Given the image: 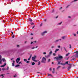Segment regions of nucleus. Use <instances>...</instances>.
Masks as SVG:
<instances>
[{
	"label": "nucleus",
	"mask_w": 78,
	"mask_h": 78,
	"mask_svg": "<svg viewBox=\"0 0 78 78\" xmlns=\"http://www.w3.org/2000/svg\"><path fill=\"white\" fill-rule=\"evenodd\" d=\"M58 40H59V41H61V39H59Z\"/></svg>",
	"instance_id": "nucleus-60"
},
{
	"label": "nucleus",
	"mask_w": 78,
	"mask_h": 78,
	"mask_svg": "<svg viewBox=\"0 0 78 78\" xmlns=\"http://www.w3.org/2000/svg\"><path fill=\"white\" fill-rule=\"evenodd\" d=\"M50 56V55L49 54L48 55H47V56H46V55L45 56V57H46V58H48Z\"/></svg>",
	"instance_id": "nucleus-14"
},
{
	"label": "nucleus",
	"mask_w": 78,
	"mask_h": 78,
	"mask_svg": "<svg viewBox=\"0 0 78 78\" xmlns=\"http://www.w3.org/2000/svg\"><path fill=\"white\" fill-rule=\"evenodd\" d=\"M19 64H22V62H21L18 63Z\"/></svg>",
	"instance_id": "nucleus-39"
},
{
	"label": "nucleus",
	"mask_w": 78,
	"mask_h": 78,
	"mask_svg": "<svg viewBox=\"0 0 78 78\" xmlns=\"http://www.w3.org/2000/svg\"><path fill=\"white\" fill-rule=\"evenodd\" d=\"M75 53H76V55H74V56H75V57H76V58H78V51H76V52H74Z\"/></svg>",
	"instance_id": "nucleus-4"
},
{
	"label": "nucleus",
	"mask_w": 78,
	"mask_h": 78,
	"mask_svg": "<svg viewBox=\"0 0 78 78\" xmlns=\"http://www.w3.org/2000/svg\"><path fill=\"white\" fill-rule=\"evenodd\" d=\"M59 49H56L55 51V52L56 53V52H57V51H59Z\"/></svg>",
	"instance_id": "nucleus-13"
},
{
	"label": "nucleus",
	"mask_w": 78,
	"mask_h": 78,
	"mask_svg": "<svg viewBox=\"0 0 78 78\" xmlns=\"http://www.w3.org/2000/svg\"><path fill=\"white\" fill-rule=\"evenodd\" d=\"M73 35L74 36H76V34H74Z\"/></svg>",
	"instance_id": "nucleus-57"
},
{
	"label": "nucleus",
	"mask_w": 78,
	"mask_h": 78,
	"mask_svg": "<svg viewBox=\"0 0 78 78\" xmlns=\"http://www.w3.org/2000/svg\"><path fill=\"white\" fill-rule=\"evenodd\" d=\"M61 67V66H58L57 68V69H59Z\"/></svg>",
	"instance_id": "nucleus-22"
},
{
	"label": "nucleus",
	"mask_w": 78,
	"mask_h": 78,
	"mask_svg": "<svg viewBox=\"0 0 78 78\" xmlns=\"http://www.w3.org/2000/svg\"><path fill=\"white\" fill-rule=\"evenodd\" d=\"M60 64L62 65L63 66H65V63H61Z\"/></svg>",
	"instance_id": "nucleus-29"
},
{
	"label": "nucleus",
	"mask_w": 78,
	"mask_h": 78,
	"mask_svg": "<svg viewBox=\"0 0 78 78\" xmlns=\"http://www.w3.org/2000/svg\"><path fill=\"white\" fill-rule=\"evenodd\" d=\"M41 64V62H38V65H40Z\"/></svg>",
	"instance_id": "nucleus-27"
},
{
	"label": "nucleus",
	"mask_w": 78,
	"mask_h": 78,
	"mask_svg": "<svg viewBox=\"0 0 78 78\" xmlns=\"http://www.w3.org/2000/svg\"><path fill=\"white\" fill-rule=\"evenodd\" d=\"M43 55H46L47 54V53L45 52H44L43 53Z\"/></svg>",
	"instance_id": "nucleus-32"
},
{
	"label": "nucleus",
	"mask_w": 78,
	"mask_h": 78,
	"mask_svg": "<svg viewBox=\"0 0 78 78\" xmlns=\"http://www.w3.org/2000/svg\"><path fill=\"white\" fill-rule=\"evenodd\" d=\"M26 62L27 63H29V62H30L29 61H27Z\"/></svg>",
	"instance_id": "nucleus-43"
},
{
	"label": "nucleus",
	"mask_w": 78,
	"mask_h": 78,
	"mask_svg": "<svg viewBox=\"0 0 78 78\" xmlns=\"http://www.w3.org/2000/svg\"><path fill=\"white\" fill-rule=\"evenodd\" d=\"M65 37H66L65 36H63V37H62V39H65Z\"/></svg>",
	"instance_id": "nucleus-25"
},
{
	"label": "nucleus",
	"mask_w": 78,
	"mask_h": 78,
	"mask_svg": "<svg viewBox=\"0 0 78 78\" xmlns=\"http://www.w3.org/2000/svg\"><path fill=\"white\" fill-rule=\"evenodd\" d=\"M6 70V69H5V68H3L2 69V70Z\"/></svg>",
	"instance_id": "nucleus-26"
},
{
	"label": "nucleus",
	"mask_w": 78,
	"mask_h": 78,
	"mask_svg": "<svg viewBox=\"0 0 78 78\" xmlns=\"http://www.w3.org/2000/svg\"><path fill=\"white\" fill-rule=\"evenodd\" d=\"M47 33V31H44L43 33H41V35H42V36H44V35L45 34V33Z\"/></svg>",
	"instance_id": "nucleus-6"
},
{
	"label": "nucleus",
	"mask_w": 78,
	"mask_h": 78,
	"mask_svg": "<svg viewBox=\"0 0 78 78\" xmlns=\"http://www.w3.org/2000/svg\"><path fill=\"white\" fill-rule=\"evenodd\" d=\"M58 48H60V47H61V46H58Z\"/></svg>",
	"instance_id": "nucleus-41"
},
{
	"label": "nucleus",
	"mask_w": 78,
	"mask_h": 78,
	"mask_svg": "<svg viewBox=\"0 0 78 78\" xmlns=\"http://www.w3.org/2000/svg\"><path fill=\"white\" fill-rule=\"evenodd\" d=\"M34 28V26H33V27H32V29H33V28Z\"/></svg>",
	"instance_id": "nucleus-61"
},
{
	"label": "nucleus",
	"mask_w": 78,
	"mask_h": 78,
	"mask_svg": "<svg viewBox=\"0 0 78 78\" xmlns=\"http://www.w3.org/2000/svg\"><path fill=\"white\" fill-rule=\"evenodd\" d=\"M44 22H46V21H47V20L46 19L44 20Z\"/></svg>",
	"instance_id": "nucleus-46"
},
{
	"label": "nucleus",
	"mask_w": 78,
	"mask_h": 78,
	"mask_svg": "<svg viewBox=\"0 0 78 78\" xmlns=\"http://www.w3.org/2000/svg\"><path fill=\"white\" fill-rule=\"evenodd\" d=\"M17 47H19V45H18L17 46Z\"/></svg>",
	"instance_id": "nucleus-55"
},
{
	"label": "nucleus",
	"mask_w": 78,
	"mask_h": 78,
	"mask_svg": "<svg viewBox=\"0 0 78 78\" xmlns=\"http://www.w3.org/2000/svg\"><path fill=\"white\" fill-rule=\"evenodd\" d=\"M69 46H70V47H69L70 48H71V45L70 44L69 45Z\"/></svg>",
	"instance_id": "nucleus-48"
},
{
	"label": "nucleus",
	"mask_w": 78,
	"mask_h": 78,
	"mask_svg": "<svg viewBox=\"0 0 78 78\" xmlns=\"http://www.w3.org/2000/svg\"><path fill=\"white\" fill-rule=\"evenodd\" d=\"M62 69H65V67H63L62 68Z\"/></svg>",
	"instance_id": "nucleus-62"
},
{
	"label": "nucleus",
	"mask_w": 78,
	"mask_h": 78,
	"mask_svg": "<svg viewBox=\"0 0 78 78\" xmlns=\"http://www.w3.org/2000/svg\"><path fill=\"white\" fill-rule=\"evenodd\" d=\"M62 58H63V57H62V56L61 55H58V57H54V59H56L57 61H60V60H61V59H62Z\"/></svg>",
	"instance_id": "nucleus-1"
},
{
	"label": "nucleus",
	"mask_w": 78,
	"mask_h": 78,
	"mask_svg": "<svg viewBox=\"0 0 78 78\" xmlns=\"http://www.w3.org/2000/svg\"><path fill=\"white\" fill-rule=\"evenodd\" d=\"M52 73H55V68L53 69V71H52Z\"/></svg>",
	"instance_id": "nucleus-16"
},
{
	"label": "nucleus",
	"mask_w": 78,
	"mask_h": 78,
	"mask_svg": "<svg viewBox=\"0 0 78 78\" xmlns=\"http://www.w3.org/2000/svg\"><path fill=\"white\" fill-rule=\"evenodd\" d=\"M36 56H35L34 57H33L32 58V59L33 61H34V62H37V60H36Z\"/></svg>",
	"instance_id": "nucleus-3"
},
{
	"label": "nucleus",
	"mask_w": 78,
	"mask_h": 78,
	"mask_svg": "<svg viewBox=\"0 0 78 78\" xmlns=\"http://www.w3.org/2000/svg\"><path fill=\"white\" fill-rule=\"evenodd\" d=\"M58 64H60L61 62H58Z\"/></svg>",
	"instance_id": "nucleus-34"
},
{
	"label": "nucleus",
	"mask_w": 78,
	"mask_h": 78,
	"mask_svg": "<svg viewBox=\"0 0 78 78\" xmlns=\"http://www.w3.org/2000/svg\"><path fill=\"white\" fill-rule=\"evenodd\" d=\"M48 62H50V59H48Z\"/></svg>",
	"instance_id": "nucleus-30"
},
{
	"label": "nucleus",
	"mask_w": 78,
	"mask_h": 78,
	"mask_svg": "<svg viewBox=\"0 0 78 78\" xmlns=\"http://www.w3.org/2000/svg\"><path fill=\"white\" fill-rule=\"evenodd\" d=\"M14 35H13L12 37V38H14Z\"/></svg>",
	"instance_id": "nucleus-49"
},
{
	"label": "nucleus",
	"mask_w": 78,
	"mask_h": 78,
	"mask_svg": "<svg viewBox=\"0 0 78 78\" xmlns=\"http://www.w3.org/2000/svg\"><path fill=\"white\" fill-rule=\"evenodd\" d=\"M1 60H2V61H3V62H6V61H5V59L4 58L1 59Z\"/></svg>",
	"instance_id": "nucleus-10"
},
{
	"label": "nucleus",
	"mask_w": 78,
	"mask_h": 78,
	"mask_svg": "<svg viewBox=\"0 0 78 78\" xmlns=\"http://www.w3.org/2000/svg\"><path fill=\"white\" fill-rule=\"evenodd\" d=\"M6 65V64L4 63L3 65L1 66V67H3Z\"/></svg>",
	"instance_id": "nucleus-8"
},
{
	"label": "nucleus",
	"mask_w": 78,
	"mask_h": 78,
	"mask_svg": "<svg viewBox=\"0 0 78 78\" xmlns=\"http://www.w3.org/2000/svg\"><path fill=\"white\" fill-rule=\"evenodd\" d=\"M62 23V22H61V23H58L57 24V25H61V24Z\"/></svg>",
	"instance_id": "nucleus-17"
},
{
	"label": "nucleus",
	"mask_w": 78,
	"mask_h": 78,
	"mask_svg": "<svg viewBox=\"0 0 78 78\" xmlns=\"http://www.w3.org/2000/svg\"><path fill=\"white\" fill-rule=\"evenodd\" d=\"M20 60V58H17V59L16 60V62H17V63L18 64L19 63V61Z\"/></svg>",
	"instance_id": "nucleus-5"
},
{
	"label": "nucleus",
	"mask_w": 78,
	"mask_h": 78,
	"mask_svg": "<svg viewBox=\"0 0 78 78\" xmlns=\"http://www.w3.org/2000/svg\"><path fill=\"white\" fill-rule=\"evenodd\" d=\"M58 16H56L55 17L56 19H57V18H58Z\"/></svg>",
	"instance_id": "nucleus-59"
},
{
	"label": "nucleus",
	"mask_w": 78,
	"mask_h": 78,
	"mask_svg": "<svg viewBox=\"0 0 78 78\" xmlns=\"http://www.w3.org/2000/svg\"><path fill=\"white\" fill-rule=\"evenodd\" d=\"M68 63H69V61H67V62H65V65L66 64H68V65H70L69 64H68Z\"/></svg>",
	"instance_id": "nucleus-12"
},
{
	"label": "nucleus",
	"mask_w": 78,
	"mask_h": 78,
	"mask_svg": "<svg viewBox=\"0 0 78 78\" xmlns=\"http://www.w3.org/2000/svg\"><path fill=\"white\" fill-rule=\"evenodd\" d=\"M2 56L0 55V64H2Z\"/></svg>",
	"instance_id": "nucleus-7"
},
{
	"label": "nucleus",
	"mask_w": 78,
	"mask_h": 78,
	"mask_svg": "<svg viewBox=\"0 0 78 78\" xmlns=\"http://www.w3.org/2000/svg\"><path fill=\"white\" fill-rule=\"evenodd\" d=\"M0 76L1 78H3V77H4V76H3V74L1 75Z\"/></svg>",
	"instance_id": "nucleus-20"
},
{
	"label": "nucleus",
	"mask_w": 78,
	"mask_h": 78,
	"mask_svg": "<svg viewBox=\"0 0 78 78\" xmlns=\"http://www.w3.org/2000/svg\"><path fill=\"white\" fill-rule=\"evenodd\" d=\"M11 33H12V35L13 34V32H11Z\"/></svg>",
	"instance_id": "nucleus-53"
},
{
	"label": "nucleus",
	"mask_w": 78,
	"mask_h": 78,
	"mask_svg": "<svg viewBox=\"0 0 78 78\" xmlns=\"http://www.w3.org/2000/svg\"><path fill=\"white\" fill-rule=\"evenodd\" d=\"M35 64V63H34V62H33L32 63V66H33Z\"/></svg>",
	"instance_id": "nucleus-21"
},
{
	"label": "nucleus",
	"mask_w": 78,
	"mask_h": 78,
	"mask_svg": "<svg viewBox=\"0 0 78 78\" xmlns=\"http://www.w3.org/2000/svg\"><path fill=\"white\" fill-rule=\"evenodd\" d=\"M76 1H78V0H74L73 2H76Z\"/></svg>",
	"instance_id": "nucleus-44"
},
{
	"label": "nucleus",
	"mask_w": 78,
	"mask_h": 78,
	"mask_svg": "<svg viewBox=\"0 0 78 78\" xmlns=\"http://www.w3.org/2000/svg\"><path fill=\"white\" fill-rule=\"evenodd\" d=\"M9 69V67H7V69H6V70H8Z\"/></svg>",
	"instance_id": "nucleus-36"
},
{
	"label": "nucleus",
	"mask_w": 78,
	"mask_h": 78,
	"mask_svg": "<svg viewBox=\"0 0 78 78\" xmlns=\"http://www.w3.org/2000/svg\"><path fill=\"white\" fill-rule=\"evenodd\" d=\"M49 70H51V68L50 69H49Z\"/></svg>",
	"instance_id": "nucleus-56"
},
{
	"label": "nucleus",
	"mask_w": 78,
	"mask_h": 78,
	"mask_svg": "<svg viewBox=\"0 0 78 78\" xmlns=\"http://www.w3.org/2000/svg\"><path fill=\"white\" fill-rule=\"evenodd\" d=\"M48 76H52V75H51V74H48Z\"/></svg>",
	"instance_id": "nucleus-15"
},
{
	"label": "nucleus",
	"mask_w": 78,
	"mask_h": 78,
	"mask_svg": "<svg viewBox=\"0 0 78 78\" xmlns=\"http://www.w3.org/2000/svg\"><path fill=\"white\" fill-rule=\"evenodd\" d=\"M53 56H56V54L55 53H53Z\"/></svg>",
	"instance_id": "nucleus-35"
},
{
	"label": "nucleus",
	"mask_w": 78,
	"mask_h": 78,
	"mask_svg": "<svg viewBox=\"0 0 78 78\" xmlns=\"http://www.w3.org/2000/svg\"><path fill=\"white\" fill-rule=\"evenodd\" d=\"M69 6H70V5H68L67 7H66V8H68V7H69Z\"/></svg>",
	"instance_id": "nucleus-51"
},
{
	"label": "nucleus",
	"mask_w": 78,
	"mask_h": 78,
	"mask_svg": "<svg viewBox=\"0 0 78 78\" xmlns=\"http://www.w3.org/2000/svg\"><path fill=\"white\" fill-rule=\"evenodd\" d=\"M16 76H17L16 75H15V76H14V77H16Z\"/></svg>",
	"instance_id": "nucleus-42"
},
{
	"label": "nucleus",
	"mask_w": 78,
	"mask_h": 78,
	"mask_svg": "<svg viewBox=\"0 0 78 78\" xmlns=\"http://www.w3.org/2000/svg\"><path fill=\"white\" fill-rule=\"evenodd\" d=\"M54 11H55V10H54V9H53L52 11V12H53Z\"/></svg>",
	"instance_id": "nucleus-54"
},
{
	"label": "nucleus",
	"mask_w": 78,
	"mask_h": 78,
	"mask_svg": "<svg viewBox=\"0 0 78 78\" xmlns=\"http://www.w3.org/2000/svg\"><path fill=\"white\" fill-rule=\"evenodd\" d=\"M31 56H32V55H31L30 56V57L29 58H28V60L30 61V59L31 58Z\"/></svg>",
	"instance_id": "nucleus-11"
},
{
	"label": "nucleus",
	"mask_w": 78,
	"mask_h": 78,
	"mask_svg": "<svg viewBox=\"0 0 78 78\" xmlns=\"http://www.w3.org/2000/svg\"><path fill=\"white\" fill-rule=\"evenodd\" d=\"M31 25H34V23H30Z\"/></svg>",
	"instance_id": "nucleus-37"
},
{
	"label": "nucleus",
	"mask_w": 78,
	"mask_h": 78,
	"mask_svg": "<svg viewBox=\"0 0 78 78\" xmlns=\"http://www.w3.org/2000/svg\"><path fill=\"white\" fill-rule=\"evenodd\" d=\"M12 66H14V63H12Z\"/></svg>",
	"instance_id": "nucleus-40"
},
{
	"label": "nucleus",
	"mask_w": 78,
	"mask_h": 78,
	"mask_svg": "<svg viewBox=\"0 0 78 78\" xmlns=\"http://www.w3.org/2000/svg\"><path fill=\"white\" fill-rule=\"evenodd\" d=\"M31 49H34V48H35V47H33V48H31Z\"/></svg>",
	"instance_id": "nucleus-38"
},
{
	"label": "nucleus",
	"mask_w": 78,
	"mask_h": 78,
	"mask_svg": "<svg viewBox=\"0 0 78 78\" xmlns=\"http://www.w3.org/2000/svg\"><path fill=\"white\" fill-rule=\"evenodd\" d=\"M55 48V46H52L51 47V48Z\"/></svg>",
	"instance_id": "nucleus-28"
},
{
	"label": "nucleus",
	"mask_w": 78,
	"mask_h": 78,
	"mask_svg": "<svg viewBox=\"0 0 78 78\" xmlns=\"http://www.w3.org/2000/svg\"><path fill=\"white\" fill-rule=\"evenodd\" d=\"M20 66L19 65H17L16 66H15V67H19V66Z\"/></svg>",
	"instance_id": "nucleus-19"
},
{
	"label": "nucleus",
	"mask_w": 78,
	"mask_h": 78,
	"mask_svg": "<svg viewBox=\"0 0 78 78\" xmlns=\"http://www.w3.org/2000/svg\"><path fill=\"white\" fill-rule=\"evenodd\" d=\"M70 69H71V65H70V66H69L68 67V70H70Z\"/></svg>",
	"instance_id": "nucleus-9"
},
{
	"label": "nucleus",
	"mask_w": 78,
	"mask_h": 78,
	"mask_svg": "<svg viewBox=\"0 0 78 78\" xmlns=\"http://www.w3.org/2000/svg\"><path fill=\"white\" fill-rule=\"evenodd\" d=\"M29 21H30V22H32L33 20H31V19H29Z\"/></svg>",
	"instance_id": "nucleus-23"
},
{
	"label": "nucleus",
	"mask_w": 78,
	"mask_h": 78,
	"mask_svg": "<svg viewBox=\"0 0 78 78\" xmlns=\"http://www.w3.org/2000/svg\"><path fill=\"white\" fill-rule=\"evenodd\" d=\"M41 62L42 63H45V62H46V58L44 57H43L42 58Z\"/></svg>",
	"instance_id": "nucleus-2"
},
{
	"label": "nucleus",
	"mask_w": 78,
	"mask_h": 78,
	"mask_svg": "<svg viewBox=\"0 0 78 78\" xmlns=\"http://www.w3.org/2000/svg\"><path fill=\"white\" fill-rule=\"evenodd\" d=\"M15 62V61H14V60H13V63H12L14 64Z\"/></svg>",
	"instance_id": "nucleus-47"
},
{
	"label": "nucleus",
	"mask_w": 78,
	"mask_h": 78,
	"mask_svg": "<svg viewBox=\"0 0 78 78\" xmlns=\"http://www.w3.org/2000/svg\"><path fill=\"white\" fill-rule=\"evenodd\" d=\"M74 59H75V58H73L71 60V61H72L73 60H74Z\"/></svg>",
	"instance_id": "nucleus-50"
},
{
	"label": "nucleus",
	"mask_w": 78,
	"mask_h": 78,
	"mask_svg": "<svg viewBox=\"0 0 78 78\" xmlns=\"http://www.w3.org/2000/svg\"><path fill=\"white\" fill-rule=\"evenodd\" d=\"M34 42H35V43H36V41H34Z\"/></svg>",
	"instance_id": "nucleus-58"
},
{
	"label": "nucleus",
	"mask_w": 78,
	"mask_h": 78,
	"mask_svg": "<svg viewBox=\"0 0 78 78\" xmlns=\"http://www.w3.org/2000/svg\"><path fill=\"white\" fill-rule=\"evenodd\" d=\"M24 61L25 62H26V61H27V59H24Z\"/></svg>",
	"instance_id": "nucleus-33"
},
{
	"label": "nucleus",
	"mask_w": 78,
	"mask_h": 78,
	"mask_svg": "<svg viewBox=\"0 0 78 78\" xmlns=\"http://www.w3.org/2000/svg\"><path fill=\"white\" fill-rule=\"evenodd\" d=\"M14 58H11V60H12V59H13Z\"/></svg>",
	"instance_id": "nucleus-64"
},
{
	"label": "nucleus",
	"mask_w": 78,
	"mask_h": 78,
	"mask_svg": "<svg viewBox=\"0 0 78 78\" xmlns=\"http://www.w3.org/2000/svg\"><path fill=\"white\" fill-rule=\"evenodd\" d=\"M33 44V41L31 42V44Z\"/></svg>",
	"instance_id": "nucleus-52"
},
{
	"label": "nucleus",
	"mask_w": 78,
	"mask_h": 78,
	"mask_svg": "<svg viewBox=\"0 0 78 78\" xmlns=\"http://www.w3.org/2000/svg\"><path fill=\"white\" fill-rule=\"evenodd\" d=\"M59 41V40H57L55 41V42H58Z\"/></svg>",
	"instance_id": "nucleus-31"
},
{
	"label": "nucleus",
	"mask_w": 78,
	"mask_h": 78,
	"mask_svg": "<svg viewBox=\"0 0 78 78\" xmlns=\"http://www.w3.org/2000/svg\"><path fill=\"white\" fill-rule=\"evenodd\" d=\"M31 35H33V34H32V33H31Z\"/></svg>",
	"instance_id": "nucleus-63"
},
{
	"label": "nucleus",
	"mask_w": 78,
	"mask_h": 78,
	"mask_svg": "<svg viewBox=\"0 0 78 78\" xmlns=\"http://www.w3.org/2000/svg\"><path fill=\"white\" fill-rule=\"evenodd\" d=\"M69 54H70V53H68V54L66 55V56H69Z\"/></svg>",
	"instance_id": "nucleus-18"
},
{
	"label": "nucleus",
	"mask_w": 78,
	"mask_h": 78,
	"mask_svg": "<svg viewBox=\"0 0 78 78\" xmlns=\"http://www.w3.org/2000/svg\"><path fill=\"white\" fill-rule=\"evenodd\" d=\"M64 49L65 50V51H66V49L65 48H64Z\"/></svg>",
	"instance_id": "nucleus-45"
},
{
	"label": "nucleus",
	"mask_w": 78,
	"mask_h": 78,
	"mask_svg": "<svg viewBox=\"0 0 78 78\" xmlns=\"http://www.w3.org/2000/svg\"><path fill=\"white\" fill-rule=\"evenodd\" d=\"M51 53H52V51H51L49 53V54L50 55H51Z\"/></svg>",
	"instance_id": "nucleus-24"
}]
</instances>
